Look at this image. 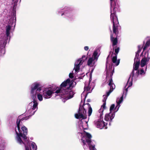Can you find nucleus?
<instances>
[{
  "label": "nucleus",
  "mask_w": 150,
  "mask_h": 150,
  "mask_svg": "<svg viewBox=\"0 0 150 150\" xmlns=\"http://www.w3.org/2000/svg\"><path fill=\"white\" fill-rule=\"evenodd\" d=\"M76 85L75 82L68 79L61 84L60 88L55 92L54 90L50 87L45 88L43 91V97L45 99L50 98L52 96V94L54 93L55 96H59L66 100L70 99L74 95L73 92L71 90V88Z\"/></svg>",
  "instance_id": "f257e3e1"
},
{
  "label": "nucleus",
  "mask_w": 150,
  "mask_h": 150,
  "mask_svg": "<svg viewBox=\"0 0 150 150\" xmlns=\"http://www.w3.org/2000/svg\"><path fill=\"white\" fill-rule=\"evenodd\" d=\"M29 118L28 117H23L21 119V117H18L16 122L17 127L15 128L16 136L15 140L18 144L23 145L25 146L29 144V139H28L26 135L27 134V128L24 125H22L21 121L27 120Z\"/></svg>",
  "instance_id": "f03ea898"
},
{
  "label": "nucleus",
  "mask_w": 150,
  "mask_h": 150,
  "mask_svg": "<svg viewBox=\"0 0 150 150\" xmlns=\"http://www.w3.org/2000/svg\"><path fill=\"white\" fill-rule=\"evenodd\" d=\"M110 1L111 5L110 19L113 23V32L116 36V38H114L113 35H111V41L112 43V46H113L114 49V46L116 45L117 43V37L119 32L118 30L120 29V27L119 26L117 17L115 14L116 11V8H117V6H116L114 0H113L112 1L110 0Z\"/></svg>",
  "instance_id": "7ed1b4c3"
},
{
  "label": "nucleus",
  "mask_w": 150,
  "mask_h": 150,
  "mask_svg": "<svg viewBox=\"0 0 150 150\" xmlns=\"http://www.w3.org/2000/svg\"><path fill=\"white\" fill-rule=\"evenodd\" d=\"M107 64L106 65V79H109L108 81V85L110 87V90L108 92H106V95H104L103 96V105L101 106L100 109L99 110V112L100 113V117L101 118L103 117L102 116L103 114V112L105 108L106 101L107 98L108 97L109 95L113 91V90L115 88V85L113 82V81L112 79V76L113 74V73H111L112 67H110L109 69H107Z\"/></svg>",
  "instance_id": "20e7f679"
},
{
  "label": "nucleus",
  "mask_w": 150,
  "mask_h": 150,
  "mask_svg": "<svg viewBox=\"0 0 150 150\" xmlns=\"http://www.w3.org/2000/svg\"><path fill=\"white\" fill-rule=\"evenodd\" d=\"M78 136H81V140L83 144V146L85 150H88V148L90 150H96L94 145L91 141L92 136L88 133L84 132L83 133L78 132Z\"/></svg>",
  "instance_id": "39448f33"
},
{
  "label": "nucleus",
  "mask_w": 150,
  "mask_h": 150,
  "mask_svg": "<svg viewBox=\"0 0 150 150\" xmlns=\"http://www.w3.org/2000/svg\"><path fill=\"white\" fill-rule=\"evenodd\" d=\"M41 83L39 82L33 83L30 86V96L33 99H35L37 97L40 101L43 99V94L41 93L42 88Z\"/></svg>",
  "instance_id": "423d86ee"
},
{
  "label": "nucleus",
  "mask_w": 150,
  "mask_h": 150,
  "mask_svg": "<svg viewBox=\"0 0 150 150\" xmlns=\"http://www.w3.org/2000/svg\"><path fill=\"white\" fill-rule=\"evenodd\" d=\"M147 68V66H146L144 68L140 69V70H138L137 71L136 73L137 75H135L134 74L133 72V71H132V74L130 75V76L127 81V83L125 87V95H127V89L128 88L132 86V81H135L136 80V78L138 77V75L139 74L140 75H144L145 73Z\"/></svg>",
  "instance_id": "0eeeda50"
},
{
  "label": "nucleus",
  "mask_w": 150,
  "mask_h": 150,
  "mask_svg": "<svg viewBox=\"0 0 150 150\" xmlns=\"http://www.w3.org/2000/svg\"><path fill=\"white\" fill-rule=\"evenodd\" d=\"M58 14H61L62 16L69 20H72L74 18V14L72 12V9L69 7L65 6L64 8H59L57 11Z\"/></svg>",
  "instance_id": "6e6552de"
},
{
  "label": "nucleus",
  "mask_w": 150,
  "mask_h": 150,
  "mask_svg": "<svg viewBox=\"0 0 150 150\" xmlns=\"http://www.w3.org/2000/svg\"><path fill=\"white\" fill-rule=\"evenodd\" d=\"M123 92V94L122 96L120 98H117L116 100L117 105L115 108V105L114 104H112L111 105L110 108V112L115 113H115L118 110L120 106V104L123 101V96L125 95V96H126V95H125V90Z\"/></svg>",
  "instance_id": "1a4fd4ad"
},
{
  "label": "nucleus",
  "mask_w": 150,
  "mask_h": 150,
  "mask_svg": "<svg viewBox=\"0 0 150 150\" xmlns=\"http://www.w3.org/2000/svg\"><path fill=\"white\" fill-rule=\"evenodd\" d=\"M146 49L142 53V54L143 57L142 59L140 62V66L141 67H145L146 66L148 62H149L150 58L149 57V53L147 51H146Z\"/></svg>",
  "instance_id": "9d476101"
},
{
  "label": "nucleus",
  "mask_w": 150,
  "mask_h": 150,
  "mask_svg": "<svg viewBox=\"0 0 150 150\" xmlns=\"http://www.w3.org/2000/svg\"><path fill=\"white\" fill-rule=\"evenodd\" d=\"M85 55H83L82 57L76 60L74 63V70L75 73L79 72L80 66L83 64L84 61L86 59Z\"/></svg>",
  "instance_id": "9b49d317"
},
{
  "label": "nucleus",
  "mask_w": 150,
  "mask_h": 150,
  "mask_svg": "<svg viewBox=\"0 0 150 150\" xmlns=\"http://www.w3.org/2000/svg\"><path fill=\"white\" fill-rule=\"evenodd\" d=\"M98 50H95L93 53L92 57L90 58L88 61L87 64L90 66H93L97 61L99 56Z\"/></svg>",
  "instance_id": "f8f14e48"
},
{
  "label": "nucleus",
  "mask_w": 150,
  "mask_h": 150,
  "mask_svg": "<svg viewBox=\"0 0 150 150\" xmlns=\"http://www.w3.org/2000/svg\"><path fill=\"white\" fill-rule=\"evenodd\" d=\"M94 125L97 128L100 129L103 128L106 129L107 128V123L105 122L102 119H99L95 120L94 122Z\"/></svg>",
  "instance_id": "ddd939ff"
},
{
  "label": "nucleus",
  "mask_w": 150,
  "mask_h": 150,
  "mask_svg": "<svg viewBox=\"0 0 150 150\" xmlns=\"http://www.w3.org/2000/svg\"><path fill=\"white\" fill-rule=\"evenodd\" d=\"M86 109L83 107H80L79 109V112L78 114H76L75 115V117L79 119H84L86 118V116L85 115L86 112Z\"/></svg>",
  "instance_id": "4468645a"
},
{
  "label": "nucleus",
  "mask_w": 150,
  "mask_h": 150,
  "mask_svg": "<svg viewBox=\"0 0 150 150\" xmlns=\"http://www.w3.org/2000/svg\"><path fill=\"white\" fill-rule=\"evenodd\" d=\"M91 80L92 78L91 76L89 81L86 82L85 83V87L84 88V91H91L93 89L94 86V83L91 82Z\"/></svg>",
  "instance_id": "2eb2a0df"
},
{
  "label": "nucleus",
  "mask_w": 150,
  "mask_h": 150,
  "mask_svg": "<svg viewBox=\"0 0 150 150\" xmlns=\"http://www.w3.org/2000/svg\"><path fill=\"white\" fill-rule=\"evenodd\" d=\"M13 19L14 18H11L9 20L8 25L6 26V34L7 37H10V35L11 33V29L12 27L11 25H13L14 26L15 25V24L13 23Z\"/></svg>",
  "instance_id": "dca6fc26"
},
{
  "label": "nucleus",
  "mask_w": 150,
  "mask_h": 150,
  "mask_svg": "<svg viewBox=\"0 0 150 150\" xmlns=\"http://www.w3.org/2000/svg\"><path fill=\"white\" fill-rule=\"evenodd\" d=\"M120 48L119 47H117L115 48V52L116 53L115 54H114L112 57V60L113 63L115 64L116 66H118L120 63V59H118L117 60V54L119 52Z\"/></svg>",
  "instance_id": "f3484780"
},
{
  "label": "nucleus",
  "mask_w": 150,
  "mask_h": 150,
  "mask_svg": "<svg viewBox=\"0 0 150 150\" xmlns=\"http://www.w3.org/2000/svg\"><path fill=\"white\" fill-rule=\"evenodd\" d=\"M115 114V113L109 112L106 114L105 116V121L109 122V125H111L110 122L112 121V119L114 118Z\"/></svg>",
  "instance_id": "a211bd4d"
},
{
  "label": "nucleus",
  "mask_w": 150,
  "mask_h": 150,
  "mask_svg": "<svg viewBox=\"0 0 150 150\" xmlns=\"http://www.w3.org/2000/svg\"><path fill=\"white\" fill-rule=\"evenodd\" d=\"M33 100V101L29 104L28 107V109L32 108L33 110H37L38 109V101L36 99Z\"/></svg>",
  "instance_id": "6ab92c4d"
},
{
  "label": "nucleus",
  "mask_w": 150,
  "mask_h": 150,
  "mask_svg": "<svg viewBox=\"0 0 150 150\" xmlns=\"http://www.w3.org/2000/svg\"><path fill=\"white\" fill-rule=\"evenodd\" d=\"M36 111V110H33L32 108L28 109V107L25 113L28 115V117L31 116L34 114Z\"/></svg>",
  "instance_id": "aec40b11"
},
{
  "label": "nucleus",
  "mask_w": 150,
  "mask_h": 150,
  "mask_svg": "<svg viewBox=\"0 0 150 150\" xmlns=\"http://www.w3.org/2000/svg\"><path fill=\"white\" fill-rule=\"evenodd\" d=\"M141 50L139 49L138 51L136 52V55L135 58L134 59V63H140L139 62V54Z\"/></svg>",
  "instance_id": "412c9836"
},
{
  "label": "nucleus",
  "mask_w": 150,
  "mask_h": 150,
  "mask_svg": "<svg viewBox=\"0 0 150 150\" xmlns=\"http://www.w3.org/2000/svg\"><path fill=\"white\" fill-rule=\"evenodd\" d=\"M29 144H27L26 145V146H28L30 145V144L31 146L33 149V150H36L37 149V146L36 144L34 142H30V143L29 142Z\"/></svg>",
  "instance_id": "4be33fe9"
},
{
  "label": "nucleus",
  "mask_w": 150,
  "mask_h": 150,
  "mask_svg": "<svg viewBox=\"0 0 150 150\" xmlns=\"http://www.w3.org/2000/svg\"><path fill=\"white\" fill-rule=\"evenodd\" d=\"M146 43L144 47V50L147 49L150 45V37H147L146 38Z\"/></svg>",
  "instance_id": "5701e85b"
},
{
  "label": "nucleus",
  "mask_w": 150,
  "mask_h": 150,
  "mask_svg": "<svg viewBox=\"0 0 150 150\" xmlns=\"http://www.w3.org/2000/svg\"><path fill=\"white\" fill-rule=\"evenodd\" d=\"M84 106H85V107H88V116L89 117L91 115L92 112V109L89 103H88L86 104H84Z\"/></svg>",
  "instance_id": "b1692460"
},
{
  "label": "nucleus",
  "mask_w": 150,
  "mask_h": 150,
  "mask_svg": "<svg viewBox=\"0 0 150 150\" xmlns=\"http://www.w3.org/2000/svg\"><path fill=\"white\" fill-rule=\"evenodd\" d=\"M139 63H134V69L135 70H137L139 66Z\"/></svg>",
  "instance_id": "393cba45"
},
{
  "label": "nucleus",
  "mask_w": 150,
  "mask_h": 150,
  "mask_svg": "<svg viewBox=\"0 0 150 150\" xmlns=\"http://www.w3.org/2000/svg\"><path fill=\"white\" fill-rule=\"evenodd\" d=\"M80 125L81 126H80L79 127L80 129H81L82 130H83L84 128L82 126V122H80Z\"/></svg>",
  "instance_id": "a878e982"
},
{
  "label": "nucleus",
  "mask_w": 150,
  "mask_h": 150,
  "mask_svg": "<svg viewBox=\"0 0 150 150\" xmlns=\"http://www.w3.org/2000/svg\"><path fill=\"white\" fill-rule=\"evenodd\" d=\"M69 76L70 78L72 79L73 78V73H71L69 74Z\"/></svg>",
  "instance_id": "bb28decb"
},
{
  "label": "nucleus",
  "mask_w": 150,
  "mask_h": 150,
  "mask_svg": "<svg viewBox=\"0 0 150 150\" xmlns=\"http://www.w3.org/2000/svg\"><path fill=\"white\" fill-rule=\"evenodd\" d=\"M89 47L88 46H86L84 47V49L85 51H88L89 49Z\"/></svg>",
  "instance_id": "cd10ccee"
},
{
  "label": "nucleus",
  "mask_w": 150,
  "mask_h": 150,
  "mask_svg": "<svg viewBox=\"0 0 150 150\" xmlns=\"http://www.w3.org/2000/svg\"><path fill=\"white\" fill-rule=\"evenodd\" d=\"M13 1L14 2L16 3L18 1V0H13Z\"/></svg>",
  "instance_id": "c85d7f7f"
},
{
  "label": "nucleus",
  "mask_w": 150,
  "mask_h": 150,
  "mask_svg": "<svg viewBox=\"0 0 150 150\" xmlns=\"http://www.w3.org/2000/svg\"><path fill=\"white\" fill-rule=\"evenodd\" d=\"M86 124H87V121H86Z\"/></svg>",
  "instance_id": "c756f323"
},
{
  "label": "nucleus",
  "mask_w": 150,
  "mask_h": 150,
  "mask_svg": "<svg viewBox=\"0 0 150 150\" xmlns=\"http://www.w3.org/2000/svg\"><path fill=\"white\" fill-rule=\"evenodd\" d=\"M89 101H90V100H88V102H89Z\"/></svg>",
  "instance_id": "7c9ffc66"
},
{
  "label": "nucleus",
  "mask_w": 150,
  "mask_h": 150,
  "mask_svg": "<svg viewBox=\"0 0 150 150\" xmlns=\"http://www.w3.org/2000/svg\"><path fill=\"white\" fill-rule=\"evenodd\" d=\"M15 21H16V18H15Z\"/></svg>",
  "instance_id": "2f4dec72"
},
{
  "label": "nucleus",
  "mask_w": 150,
  "mask_h": 150,
  "mask_svg": "<svg viewBox=\"0 0 150 150\" xmlns=\"http://www.w3.org/2000/svg\"><path fill=\"white\" fill-rule=\"evenodd\" d=\"M91 73H92V72H91Z\"/></svg>",
  "instance_id": "473e14b6"
},
{
  "label": "nucleus",
  "mask_w": 150,
  "mask_h": 150,
  "mask_svg": "<svg viewBox=\"0 0 150 150\" xmlns=\"http://www.w3.org/2000/svg\"><path fill=\"white\" fill-rule=\"evenodd\" d=\"M31 139H32V138H30Z\"/></svg>",
  "instance_id": "72a5a7b5"
},
{
  "label": "nucleus",
  "mask_w": 150,
  "mask_h": 150,
  "mask_svg": "<svg viewBox=\"0 0 150 150\" xmlns=\"http://www.w3.org/2000/svg\"><path fill=\"white\" fill-rule=\"evenodd\" d=\"M31 139H32V138H30Z\"/></svg>",
  "instance_id": "f704fd0d"
}]
</instances>
